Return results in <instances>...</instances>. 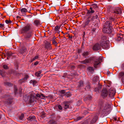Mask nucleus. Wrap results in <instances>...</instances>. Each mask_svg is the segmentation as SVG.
Masks as SVG:
<instances>
[{
  "mask_svg": "<svg viewBox=\"0 0 124 124\" xmlns=\"http://www.w3.org/2000/svg\"><path fill=\"white\" fill-rule=\"evenodd\" d=\"M102 60L100 58L95 60L93 63V67L95 68H97L98 66L100 65Z\"/></svg>",
  "mask_w": 124,
  "mask_h": 124,
  "instance_id": "obj_4",
  "label": "nucleus"
},
{
  "mask_svg": "<svg viewBox=\"0 0 124 124\" xmlns=\"http://www.w3.org/2000/svg\"><path fill=\"white\" fill-rule=\"evenodd\" d=\"M103 27L112 28L111 22L110 21L106 22L104 24Z\"/></svg>",
  "mask_w": 124,
  "mask_h": 124,
  "instance_id": "obj_8",
  "label": "nucleus"
},
{
  "mask_svg": "<svg viewBox=\"0 0 124 124\" xmlns=\"http://www.w3.org/2000/svg\"><path fill=\"white\" fill-rule=\"evenodd\" d=\"M25 81L24 80L23 78L22 79L19 80L18 81V83L20 84H21L23 83Z\"/></svg>",
  "mask_w": 124,
  "mask_h": 124,
  "instance_id": "obj_29",
  "label": "nucleus"
},
{
  "mask_svg": "<svg viewBox=\"0 0 124 124\" xmlns=\"http://www.w3.org/2000/svg\"><path fill=\"white\" fill-rule=\"evenodd\" d=\"M40 95L42 97V98H41L42 99H44V98H45V96L43 94L41 93V94Z\"/></svg>",
  "mask_w": 124,
  "mask_h": 124,
  "instance_id": "obj_50",
  "label": "nucleus"
},
{
  "mask_svg": "<svg viewBox=\"0 0 124 124\" xmlns=\"http://www.w3.org/2000/svg\"><path fill=\"white\" fill-rule=\"evenodd\" d=\"M90 88V87L89 85H88V86H87L85 87V90L87 89H89Z\"/></svg>",
  "mask_w": 124,
  "mask_h": 124,
  "instance_id": "obj_47",
  "label": "nucleus"
},
{
  "mask_svg": "<svg viewBox=\"0 0 124 124\" xmlns=\"http://www.w3.org/2000/svg\"><path fill=\"white\" fill-rule=\"evenodd\" d=\"M95 19H96L98 17L97 15H96L95 16Z\"/></svg>",
  "mask_w": 124,
  "mask_h": 124,
  "instance_id": "obj_61",
  "label": "nucleus"
},
{
  "mask_svg": "<svg viewBox=\"0 0 124 124\" xmlns=\"http://www.w3.org/2000/svg\"><path fill=\"white\" fill-rule=\"evenodd\" d=\"M81 52V50L80 49H78V53L79 54Z\"/></svg>",
  "mask_w": 124,
  "mask_h": 124,
  "instance_id": "obj_55",
  "label": "nucleus"
},
{
  "mask_svg": "<svg viewBox=\"0 0 124 124\" xmlns=\"http://www.w3.org/2000/svg\"><path fill=\"white\" fill-rule=\"evenodd\" d=\"M53 44L55 45L57 44V43L56 42L54 39L53 40Z\"/></svg>",
  "mask_w": 124,
  "mask_h": 124,
  "instance_id": "obj_46",
  "label": "nucleus"
},
{
  "mask_svg": "<svg viewBox=\"0 0 124 124\" xmlns=\"http://www.w3.org/2000/svg\"><path fill=\"white\" fill-rule=\"evenodd\" d=\"M82 118V117H79L77 118V120H78Z\"/></svg>",
  "mask_w": 124,
  "mask_h": 124,
  "instance_id": "obj_57",
  "label": "nucleus"
},
{
  "mask_svg": "<svg viewBox=\"0 0 124 124\" xmlns=\"http://www.w3.org/2000/svg\"><path fill=\"white\" fill-rule=\"evenodd\" d=\"M5 84L6 85L10 86H12L13 85L12 84L10 83H9L7 82H5Z\"/></svg>",
  "mask_w": 124,
  "mask_h": 124,
  "instance_id": "obj_34",
  "label": "nucleus"
},
{
  "mask_svg": "<svg viewBox=\"0 0 124 124\" xmlns=\"http://www.w3.org/2000/svg\"><path fill=\"white\" fill-rule=\"evenodd\" d=\"M116 93L115 90L114 88H111L109 91V96L112 97L115 95Z\"/></svg>",
  "mask_w": 124,
  "mask_h": 124,
  "instance_id": "obj_6",
  "label": "nucleus"
},
{
  "mask_svg": "<svg viewBox=\"0 0 124 124\" xmlns=\"http://www.w3.org/2000/svg\"><path fill=\"white\" fill-rule=\"evenodd\" d=\"M39 62L38 61H36L34 63V65H37L38 64Z\"/></svg>",
  "mask_w": 124,
  "mask_h": 124,
  "instance_id": "obj_54",
  "label": "nucleus"
},
{
  "mask_svg": "<svg viewBox=\"0 0 124 124\" xmlns=\"http://www.w3.org/2000/svg\"><path fill=\"white\" fill-rule=\"evenodd\" d=\"M38 58L39 56L38 55L36 56L33 59L31 60V62H32L35 60L37 59Z\"/></svg>",
  "mask_w": 124,
  "mask_h": 124,
  "instance_id": "obj_33",
  "label": "nucleus"
},
{
  "mask_svg": "<svg viewBox=\"0 0 124 124\" xmlns=\"http://www.w3.org/2000/svg\"><path fill=\"white\" fill-rule=\"evenodd\" d=\"M31 24L28 23L26 25L22 28L20 30V31L22 33H26L29 31L31 28Z\"/></svg>",
  "mask_w": 124,
  "mask_h": 124,
  "instance_id": "obj_2",
  "label": "nucleus"
},
{
  "mask_svg": "<svg viewBox=\"0 0 124 124\" xmlns=\"http://www.w3.org/2000/svg\"><path fill=\"white\" fill-rule=\"evenodd\" d=\"M4 24H0V28H2L4 27Z\"/></svg>",
  "mask_w": 124,
  "mask_h": 124,
  "instance_id": "obj_52",
  "label": "nucleus"
},
{
  "mask_svg": "<svg viewBox=\"0 0 124 124\" xmlns=\"http://www.w3.org/2000/svg\"><path fill=\"white\" fill-rule=\"evenodd\" d=\"M122 83L124 85V76L122 78Z\"/></svg>",
  "mask_w": 124,
  "mask_h": 124,
  "instance_id": "obj_51",
  "label": "nucleus"
},
{
  "mask_svg": "<svg viewBox=\"0 0 124 124\" xmlns=\"http://www.w3.org/2000/svg\"><path fill=\"white\" fill-rule=\"evenodd\" d=\"M88 70L90 72H92L94 71V69L93 67L90 66L89 67L87 68Z\"/></svg>",
  "mask_w": 124,
  "mask_h": 124,
  "instance_id": "obj_27",
  "label": "nucleus"
},
{
  "mask_svg": "<svg viewBox=\"0 0 124 124\" xmlns=\"http://www.w3.org/2000/svg\"><path fill=\"white\" fill-rule=\"evenodd\" d=\"M59 26H56L55 27V28L54 29V30L56 31L57 32H58V31H59L58 30L59 29Z\"/></svg>",
  "mask_w": 124,
  "mask_h": 124,
  "instance_id": "obj_36",
  "label": "nucleus"
},
{
  "mask_svg": "<svg viewBox=\"0 0 124 124\" xmlns=\"http://www.w3.org/2000/svg\"><path fill=\"white\" fill-rule=\"evenodd\" d=\"M113 119L115 121H116L117 120V118L116 117H114Z\"/></svg>",
  "mask_w": 124,
  "mask_h": 124,
  "instance_id": "obj_60",
  "label": "nucleus"
},
{
  "mask_svg": "<svg viewBox=\"0 0 124 124\" xmlns=\"http://www.w3.org/2000/svg\"><path fill=\"white\" fill-rule=\"evenodd\" d=\"M12 54L13 53L11 52H8L7 53L6 55L7 56V59L8 60L9 59Z\"/></svg>",
  "mask_w": 124,
  "mask_h": 124,
  "instance_id": "obj_17",
  "label": "nucleus"
},
{
  "mask_svg": "<svg viewBox=\"0 0 124 124\" xmlns=\"http://www.w3.org/2000/svg\"><path fill=\"white\" fill-rule=\"evenodd\" d=\"M45 48L47 50H50L52 48L51 45L49 42H47L45 43Z\"/></svg>",
  "mask_w": 124,
  "mask_h": 124,
  "instance_id": "obj_14",
  "label": "nucleus"
},
{
  "mask_svg": "<svg viewBox=\"0 0 124 124\" xmlns=\"http://www.w3.org/2000/svg\"><path fill=\"white\" fill-rule=\"evenodd\" d=\"M12 102V99L11 98H9L6 101V103L8 104H11Z\"/></svg>",
  "mask_w": 124,
  "mask_h": 124,
  "instance_id": "obj_23",
  "label": "nucleus"
},
{
  "mask_svg": "<svg viewBox=\"0 0 124 124\" xmlns=\"http://www.w3.org/2000/svg\"><path fill=\"white\" fill-rule=\"evenodd\" d=\"M101 48V46L99 43H96L93 46V50H98Z\"/></svg>",
  "mask_w": 124,
  "mask_h": 124,
  "instance_id": "obj_12",
  "label": "nucleus"
},
{
  "mask_svg": "<svg viewBox=\"0 0 124 124\" xmlns=\"http://www.w3.org/2000/svg\"><path fill=\"white\" fill-rule=\"evenodd\" d=\"M68 37H69V38L70 39H72V36H70L69 35L68 36Z\"/></svg>",
  "mask_w": 124,
  "mask_h": 124,
  "instance_id": "obj_53",
  "label": "nucleus"
},
{
  "mask_svg": "<svg viewBox=\"0 0 124 124\" xmlns=\"http://www.w3.org/2000/svg\"><path fill=\"white\" fill-rule=\"evenodd\" d=\"M95 19V16H93L90 19V20H91V21H92L93 19Z\"/></svg>",
  "mask_w": 124,
  "mask_h": 124,
  "instance_id": "obj_56",
  "label": "nucleus"
},
{
  "mask_svg": "<svg viewBox=\"0 0 124 124\" xmlns=\"http://www.w3.org/2000/svg\"><path fill=\"white\" fill-rule=\"evenodd\" d=\"M123 34L119 33L117 35L116 40L117 41H120L121 40H123Z\"/></svg>",
  "mask_w": 124,
  "mask_h": 124,
  "instance_id": "obj_13",
  "label": "nucleus"
},
{
  "mask_svg": "<svg viewBox=\"0 0 124 124\" xmlns=\"http://www.w3.org/2000/svg\"><path fill=\"white\" fill-rule=\"evenodd\" d=\"M105 39H103L102 38L100 41V44L102 48L108 49L109 47L108 42L105 41Z\"/></svg>",
  "mask_w": 124,
  "mask_h": 124,
  "instance_id": "obj_1",
  "label": "nucleus"
},
{
  "mask_svg": "<svg viewBox=\"0 0 124 124\" xmlns=\"http://www.w3.org/2000/svg\"><path fill=\"white\" fill-rule=\"evenodd\" d=\"M5 22L7 24H9L12 23V21L10 20H6Z\"/></svg>",
  "mask_w": 124,
  "mask_h": 124,
  "instance_id": "obj_41",
  "label": "nucleus"
},
{
  "mask_svg": "<svg viewBox=\"0 0 124 124\" xmlns=\"http://www.w3.org/2000/svg\"><path fill=\"white\" fill-rule=\"evenodd\" d=\"M30 83H32L33 85L36 84L37 83V82L36 80H31L30 81Z\"/></svg>",
  "mask_w": 124,
  "mask_h": 124,
  "instance_id": "obj_31",
  "label": "nucleus"
},
{
  "mask_svg": "<svg viewBox=\"0 0 124 124\" xmlns=\"http://www.w3.org/2000/svg\"><path fill=\"white\" fill-rule=\"evenodd\" d=\"M60 93L62 94H64L65 93V90H62L60 91Z\"/></svg>",
  "mask_w": 124,
  "mask_h": 124,
  "instance_id": "obj_43",
  "label": "nucleus"
},
{
  "mask_svg": "<svg viewBox=\"0 0 124 124\" xmlns=\"http://www.w3.org/2000/svg\"><path fill=\"white\" fill-rule=\"evenodd\" d=\"M70 102L68 101H66L64 102L63 103L64 105V108L65 109L69 108V103Z\"/></svg>",
  "mask_w": 124,
  "mask_h": 124,
  "instance_id": "obj_16",
  "label": "nucleus"
},
{
  "mask_svg": "<svg viewBox=\"0 0 124 124\" xmlns=\"http://www.w3.org/2000/svg\"><path fill=\"white\" fill-rule=\"evenodd\" d=\"M87 10V13L88 14L92 13L94 12V10L93 9V8H89V10Z\"/></svg>",
  "mask_w": 124,
  "mask_h": 124,
  "instance_id": "obj_21",
  "label": "nucleus"
},
{
  "mask_svg": "<svg viewBox=\"0 0 124 124\" xmlns=\"http://www.w3.org/2000/svg\"><path fill=\"white\" fill-rule=\"evenodd\" d=\"M89 54V52H84L82 54V55L85 57H86Z\"/></svg>",
  "mask_w": 124,
  "mask_h": 124,
  "instance_id": "obj_22",
  "label": "nucleus"
},
{
  "mask_svg": "<svg viewBox=\"0 0 124 124\" xmlns=\"http://www.w3.org/2000/svg\"><path fill=\"white\" fill-rule=\"evenodd\" d=\"M3 68L5 69H8V66L6 64L4 65L3 66Z\"/></svg>",
  "mask_w": 124,
  "mask_h": 124,
  "instance_id": "obj_38",
  "label": "nucleus"
},
{
  "mask_svg": "<svg viewBox=\"0 0 124 124\" xmlns=\"http://www.w3.org/2000/svg\"><path fill=\"white\" fill-rule=\"evenodd\" d=\"M19 16H17V18H19Z\"/></svg>",
  "mask_w": 124,
  "mask_h": 124,
  "instance_id": "obj_64",
  "label": "nucleus"
},
{
  "mask_svg": "<svg viewBox=\"0 0 124 124\" xmlns=\"http://www.w3.org/2000/svg\"><path fill=\"white\" fill-rule=\"evenodd\" d=\"M119 76L120 78H122L124 76V72H121L119 74Z\"/></svg>",
  "mask_w": 124,
  "mask_h": 124,
  "instance_id": "obj_24",
  "label": "nucleus"
},
{
  "mask_svg": "<svg viewBox=\"0 0 124 124\" xmlns=\"http://www.w3.org/2000/svg\"><path fill=\"white\" fill-rule=\"evenodd\" d=\"M91 97L90 96H89L88 97H86L84 99L85 101H86L87 100H91Z\"/></svg>",
  "mask_w": 124,
  "mask_h": 124,
  "instance_id": "obj_25",
  "label": "nucleus"
},
{
  "mask_svg": "<svg viewBox=\"0 0 124 124\" xmlns=\"http://www.w3.org/2000/svg\"><path fill=\"white\" fill-rule=\"evenodd\" d=\"M110 107V105L108 104H107L105 107L104 108V110H105L109 108Z\"/></svg>",
  "mask_w": 124,
  "mask_h": 124,
  "instance_id": "obj_37",
  "label": "nucleus"
},
{
  "mask_svg": "<svg viewBox=\"0 0 124 124\" xmlns=\"http://www.w3.org/2000/svg\"><path fill=\"white\" fill-rule=\"evenodd\" d=\"M16 69H18V66L17 64H16Z\"/></svg>",
  "mask_w": 124,
  "mask_h": 124,
  "instance_id": "obj_59",
  "label": "nucleus"
},
{
  "mask_svg": "<svg viewBox=\"0 0 124 124\" xmlns=\"http://www.w3.org/2000/svg\"><path fill=\"white\" fill-rule=\"evenodd\" d=\"M34 23L36 26H38L40 25V21L37 20H35L34 21Z\"/></svg>",
  "mask_w": 124,
  "mask_h": 124,
  "instance_id": "obj_19",
  "label": "nucleus"
},
{
  "mask_svg": "<svg viewBox=\"0 0 124 124\" xmlns=\"http://www.w3.org/2000/svg\"><path fill=\"white\" fill-rule=\"evenodd\" d=\"M24 116V115L23 114H22L21 116L19 117V118L21 120H22L23 119Z\"/></svg>",
  "mask_w": 124,
  "mask_h": 124,
  "instance_id": "obj_39",
  "label": "nucleus"
},
{
  "mask_svg": "<svg viewBox=\"0 0 124 124\" xmlns=\"http://www.w3.org/2000/svg\"><path fill=\"white\" fill-rule=\"evenodd\" d=\"M36 96L40 98L41 97V95L39 93H37L36 95Z\"/></svg>",
  "mask_w": 124,
  "mask_h": 124,
  "instance_id": "obj_48",
  "label": "nucleus"
},
{
  "mask_svg": "<svg viewBox=\"0 0 124 124\" xmlns=\"http://www.w3.org/2000/svg\"><path fill=\"white\" fill-rule=\"evenodd\" d=\"M5 71L4 70H0V74L3 77V74L5 73Z\"/></svg>",
  "mask_w": 124,
  "mask_h": 124,
  "instance_id": "obj_35",
  "label": "nucleus"
},
{
  "mask_svg": "<svg viewBox=\"0 0 124 124\" xmlns=\"http://www.w3.org/2000/svg\"><path fill=\"white\" fill-rule=\"evenodd\" d=\"M65 96L67 97H69L71 96V94L69 92H68L66 94Z\"/></svg>",
  "mask_w": 124,
  "mask_h": 124,
  "instance_id": "obj_32",
  "label": "nucleus"
},
{
  "mask_svg": "<svg viewBox=\"0 0 124 124\" xmlns=\"http://www.w3.org/2000/svg\"><path fill=\"white\" fill-rule=\"evenodd\" d=\"M36 97H34L33 94H30V98L29 99L30 102L31 103L34 102H35V99Z\"/></svg>",
  "mask_w": 124,
  "mask_h": 124,
  "instance_id": "obj_10",
  "label": "nucleus"
},
{
  "mask_svg": "<svg viewBox=\"0 0 124 124\" xmlns=\"http://www.w3.org/2000/svg\"><path fill=\"white\" fill-rule=\"evenodd\" d=\"M108 91L106 88L103 89L102 91L101 95L103 98L106 97L108 95Z\"/></svg>",
  "mask_w": 124,
  "mask_h": 124,
  "instance_id": "obj_7",
  "label": "nucleus"
},
{
  "mask_svg": "<svg viewBox=\"0 0 124 124\" xmlns=\"http://www.w3.org/2000/svg\"><path fill=\"white\" fill-rule=\"evenodd\" d=\"M36 119V117L34 116H30L27 118L28 120L32 121L33 120H35Z\"/></svg>",
  "mask_w": 124,
  "mask_h": 124,
  "instance_id": "obj_18",
  "label": "nucleus"
},
{
  "mask_svg": "<svg viewBox=\"0 0 124 124\" xmlns=\"http://www.w3.org/2000/svg\"><path fill=\"white\" fill-rule=\"evenodd\" d=\"M95 30H96V29L95 28H93L92 29V31L93 32H95Z\"/></svg>",
  "mask_w": 124,
  "mask_h": 124,
  "instance_id": "obj_58",
  "label": "nucleus"
},
{
  "mask_svg": "<svg viewBox=\"0 0 124 124\" xmlns=\"http://www.w3.org/2000/svg\"><path fill=\"white\" fill-rule=\"evenodd\" d=\"M29 77V76L28 75L26 74V75L23 78L24 80L25 81Z\"/></svg>",
  "mask_w": 124,
  "mask_h": 124,
  "instance_id": "obj_40",
  "label": "nucleus"
},
{
  "mask_svg": "<svg viewBox=\"0 0 124 124\" xmlns=\"http://www.w3.org/2000/svg\"><path fill=\"white\" fill-rule=\"evenodd\" d=\"M93 60V58L91 57L89 58L86 59L84 61H80V62L81 63L86 64L88 63H90L91 61Z\"/></svg>",
  "mask_w": 124,
  "mask_h": 124,
  "instance_id": "obj_5",
  "label": "nucleus"
},
{
  "mask_svg": "<svg viewBox=\"0 0 124 124\" xmlns=\"http://www.w3.org/2000/svg\"><path fill=\"white\" fill-rule=\"evenodd\" d=\"M121 13V10L120 9H116L113 12V13L116 14H118Z\"/></svg>",
  "mask_w": 124,
  "mask_h": 124,
  "instance_id": "obj_20",
  "label": "nucleus"
},
{
  "mask_svg": "<svg viewBox=\"0 0 124 124\" xmlns=\"http://www.w3.org/2000/svg\"><path fill=\"white\" fill-rule=\"evenodd\" d=\"M50 122H52V123H53V120H51L50 121Z\"/></svg>",
  "mask_w": 124,
  "mask_h": 124,
  "instance_id": "obj_63",
  "label": "nucleus"
},
{
  "mask_svg": "<svg viewBox=\"0 0 124 124\" xmlns=\"http://www.w3.org/2000/svg\"><path fill=\"white\" fill-rule=\"evenodd\" d=\"M121 68L122 69L124 70V63L122 64Z\"/></svg>",
  "mask_w": 124,
  "mask_h": 124,
  "instance_id": "obj_49",
  "label": "nucleus"
},
{
  "mask_svg": "<svg viewBox=\"0 0 124 124\" xmlns=\"http://www.w3.org/2000/svg\"><path fill=\"white\" fill-rule=\"evenodd\" d=\"M109 19L112 21H114L115 20V18L112 17H110L109 18Z\"/></svg>",
  "mask_w": 124,
  "mask_h": 124,
  "instance_id": "obj_45",
  "label": "nucleus"
},
{
  "mask_svg": "<svg viewBox=\"0 0 124 124\" xmlns=\"http://www.w3.org/2000/svg\"><path fill=\"white\" fill-rule=\"evenodd\" d=\"M41 71H39L36 72L35 73L36 76L37 77L40 76V74L41 73Z\"/></svg>",
  "mask_w": 124,
  "mask_h": 124,
  "instance_id": "obj_28",
  "label": "nucleus"
},
{
  "mask_svg": "<svg viewBox=\"0 0 124 124\" xmlns=\"http://www.w3.org/2000/svg\"><path fill=\"white\" fill-rule=\"evenodd\" d=\"M85 35V32H84V33L83 34V38L84 37V35Z\"/></svg>",
  "mask_w": 124,
  "mask_h": 124,
  "instance_id": "obj_62",
  "label": "nucleus"
},
{
  "mask_svg": "<svg viewBox=\"0 0 124 124\" xmlns=\"http://www.w3.org/2000/svg\"><path fill=\"white\" fill-rule=\"evenodd\" d=\"M103 31L104 32L108 33H111L112 31V28L109 27H103Z\"/></svg>",
  "mask_w": 124,
  "mask_h": 124,
  "instance_id": "obj_9",
  "label": "nucleus"
},
{
  "mask_svg": "<svg viewBox=\"0 0 124 124\" xmlns=\"http://www.w3.org/2000/svg\"><path fill=\"white\" fill-rule=\"evenodd\" d=\"M90 17H89L82 24V27L85 28L87 26H89L91 24V21L90 19Z\"/></svg>",
  "mask_w": 124,
  "mask_h": 124,
  "instance_id": "obj_3",
  "label": "nucleus"
},
{
  "mask_svg": "<svg viewBox=\"0 0 124 124\" xmlns=\"http://www.w3.org/2000/svg\"><path fill=\"white\" fill-rule=\"evenodd\" d=\"M83 85V82L81 80L78 83V86L79 87L82 86Z\"/></svg>",
  "mask_w": 124,
  "mask_h": 124,
  "instance_id": "obj_26",
  "label": "nucleus"
},
{
  "mask_svg": "<svg viewBox=\"0 0 124 124\" xmlns=\"http://www.w3.org/2000/svg\"><path fill=\"white\" fill-rule=\"evenodd\" d=\"M14 89L15 93V94H16V92L17 90V88L16 87V86H14Z\"/></svg>",
  "mask_w": 124,
  "mask_h": 124,
  "instance_id": "obj_42",
  "label": "nucleus"
},
{
  "mask_svg": "<svg viewBox=\"0 0 124 124\" xmlns=\"http://www.w3.org/2000/svg\"><path fill=\"white\" fill-rule=\"evenodd\" d=\"M28 9H27L26 8H21L20 9V11H21V13H22L28 12L30 13V11L31 10L30 8H28Z\"/></svg>",
  "mask_w": 124,
  "mask_h": 124,
  "instance_id": "obj_15",
  "label": "nucleus"
},
{
  "mask_svg": "<svg viewBox=\"0 0 124 124\" xmlns=\"http://www.w3.org/2000/svg\"><path fill=\"white\" fill-rule=\"evenodd\" d=\"M32 31H29L26 33L24 35L25 38L26 39L30 38L32 37Z\"/></svg>",
  "mask_w": 124,
  "mask_h": 124,
  "instance_id": "obj_11",
  "label": "nucleus"
},
{
  "mask_svg": "<svg viewBox=\"0 0 124 124\" xmlns=\"http://www.w3.org/2000/svg\"><path fill=\"white\" fill-rule=\"evenodd\" d=\"M58 108L60 110H61L62 109V108L61 106L60 105H58Z\"/></svg>",
  "mask_w": 124,
  "mask_h": 124,
  "instance_id": "obj_44",
  "label": "nucleus"
},
{
  "mask_svg": "<svg viewBox=\"0 0 124 124\" xmlns=\"http://www.w3.org/2000/svg\"><path fill=\"white\" fill-rule=\"evenodd\" d=\"M99 77L98 76H96L93 77V80L94 81H97L99 79Z\"/></svg>",
  "mask_w": 124,
  "mask_h": 124,
  "instance_id": "obj_30",
  "label": "nucleus"
}]
</instances>
